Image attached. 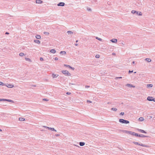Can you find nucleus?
<instances>
[{"mask_svg":"<svg viewBox=\"0 0 155 155\" xmlns=\"http://www.w3.org/2000/svg\"><path fill=\"white\" fill-rule=\"evenodd\" d=\"M133 143L135 144L138 145L139 146H142L143 147H149V146L147 145H145L144 144L142 143H139L138 142H133Z\"/></svg>","mask_w":155,"mask_h":155,"instance_id":"nucleus-1","label":"nucleus"},{"mask_svg":"<svg viewBox=\"0 0 155 155\" xmlns=\"http://www.w3.org/2000/svg\"><path fill=\"white\" fill-rule=\"evenodd\" d=\"M119 121L121 123L127 124L129 123V121L122 119H120Z\"/></svg>","mask_w":155,"mask_h":155,"instance_id":"nucleus-2","label":"nucleus"},{"mask_svg":"<svg viewBox=\"0 0 155 155\" xmlns=\"http://www.w3.org/2000/svg\"><path fill=\"white\" fill-rule=\"evenodd\" d=\"M131 13L133 14L136 13L137 15L140 16L142 15V12H137L134 10H132L131 11Z\"/></svg>","mask_w":155,"mask_h":155,"instance_id":"nucleus-3","label":"nucleus"},{"mask_svg":"<svg viewBox=\"0 0 155 155\" xmlns=\"http://www.w3.org/2000/svg\"><path fill=\"white\" fill-rule=\"evenodd\" d=\"M62 73L66 76H71V74L69 72L66 70L62 71Z\"/></svg>","mask_w":155,"mask_h":155,"instance_id":"nucleus-4","label":"nucleus"},{"mask_svg":"<svg viewBox=\"0 0 155 155\" xmlns=\"http://www.w3.org/2000/svg\"><path fill=\"white\" fill-rule=\"evenodd\" d=\"M43 127L48 128L49 130H51L52 131H54L55 132L57 131V130H55L54 128L46 126H43Z\"/></svg>","mask_w":155,"mask_h":155,"instance_id":"nucleus-5","label":"nucleus"},{"mask_svg":"<svg viewBox=\"0 0 155 155\" xmlns=\"http://www.w3.org/2000/svg\"><path fill=\"white\" fill-rule=\"evenodd\" d=\"M110 41L113 43H116L117 42V40L116 39L113 38L110 40Z\"/></svg>","mask_w":155,"mask_h":155,"instance_id":"nucleus-6","label":"nucleus"},{"mask_svg":"<svg viewBox=\"0 0 155 155\" xmlns=\"http://www.w3.org/2000/svg\"><path fill=\"white\" fill-rule=\"evenodd\" d=\"M120 46L123 47H125V43L123 41H122L121 43H120Z\"/></svg>","mask_w":155,"mask_h":155,"instance_id":"nucleus-7","label":"nucleus"},{"mask_svg":"<svg viewBox=\"0 0 155 155\" xmlns=\"http://www.w3.org/2000/svg\"><path fill=\"white\" fill-rule=\"evenodd\" d=\"M65 4L64 2H60L58 4V6H63Z\"/></svg>","mask_w":155,"mask_h":155,"instance_id":"nucleus-8","label":"nucleus"},{"mask_svg":"<svg viewBox=\"0 0 155 155\" xmlns=\"http://www.w3.org/2000/svg\"><path fill=\"white\" fill-rule=\"evenodd\" d=\"M64 66H65V67H68L72 70H74V68H73V67H71V66L70 65H67V64H64Z\"/></svg>","mask_w":155,"mask_h":155,"instance_id":"nucleus-9","label":"nucleus"},{"mask_svg":"<svg viewBox=\"0 0 155 155\" xmlns=\"http://www.w3.org/2000/svg\"><path fill=\"white\" fill-rule=\"evenodd\" d=\"M141 132V133H145V134H147V132H145L144 130H141V129H138L137 130Z\"/></svg>","mask_w":155,"mask_h":155,"instance_id":"nucleus-10","label":"nucleus"},{"mask_svg":"<svg viewBox=\"0 0 155 155\" xmlns=\"http://www.w3.org/2000/svg\"><path fill=\"white\" fill-rule=\"evenodd\" d=\"M5 86L7 87L10 88H12L14 87L13 85L12 84H8V85H6L5 84Z\"/></svg>","mask_w":155,"mask_h":155,"instance_id":"nucleus-11","label":"nucleus"},{"mask_svg":"<svg viewBox=\"0 0 155 155\" xmlns=\"http://www.w3.org/2000/svg\"><path fill=\"white\" fill-rule=\"evenodd\" d=\"M126 86L128 87H135V86H134L132 84H127L126 85Z\"/></svg>","mask_w":155,"mask_h":155,"instance_id":"nucleus-12","label":"nucleus"},{"mask_svg":"<svg viewBox=\"0 0 155 155\" xmlns=\"http://www.w3.org/2000/svg\"><path fill=\"white\" fill-rule=\"evenodd\" d=\"M36 2L37 4H41L43 3V2L41 0H36Z\"/></svg>","mask_w":155,"mask_h":155,"instance_id":"nucleus-13","label":"nucleus"},{"mask_svg":"<svg viewBox=\"0 0 155 155\" xmlns=\"http://www.w3.org/2000/svg\"><path fill=\"white\" fill-rule=\"evenodd\" d=\"M153 97L149 96L147 97V99L149 101H152V100H153Z\"/></svg>","mask_w":155,"mask_h":155,"instance_id":"nucleus-14","label":"nucleus"},{"mask_svg":"<svg viewBox=\"0 0 155 155\" xmlns=\"http://www.w3.org/2000/svg\"><path fill=\"white\" fill-rule=\"evenodd\" d=\"M34 41L36 43L39 44L40 43V41L38 40H34Z\"/></svg>","mask_w":155,"mask_h":155,"instance_id":"nucleus-15","label":"nucleus"},{"mask_svg":"<svg viewBox=\"0 0 155 155\" xmlns=\"http://www.w3.org/2000/svg\"><path fill=\"white\" fill-rule=\"evenodd\" d=\"M58 74H52V76L53 78H57L58 76Z\"/></svg>","mask_w":155,"mask_h":155,"instance_id":"nucleus-16","label":"nucleus"},{"mask_svg":"<svg viewBox=\"0 0 155 155\" xmlns=\"http://www.w3.org/2000/svg\"><path fill=\"white\" fill-rule=\"evenodd\" d=\"M4 101H8L9 102H14L12 100H9V99H5L4 100Z\"/></svg>","mask_w":155,"mask_h":155,"instance_id":"nucleus-17","label":"nucleus"},{"mask_svg":"<svg viewBox=\"0 0 155 155\" xmlns=\"http://www.w3.org/2000/svg\"><path fill=\"white\" fill-rule=\"evenodd\" d=\"M85 143L83 142H80L79 143V144L81 146H84L85 145Z\"/></svg>","mask_w":155,"mask_h":155,"instance_id":"nucleus-18","label":"nucleus"},{"mask_svg":"<svg viewBox=\"0 0 155 155\" xmlns=\"http://www.w3.org/2000/svg\"><path fill=\"white\" fill-rule=\"evenodd\" d=\"M145 60L147 61L148 62H150L151 61V59L150 58H146L145 59Z\"/></svg>","mask_w":155,"mask_h":155,"instance_id":"nucleus-19","label":"nucleus"},{"mask_svg":"<svg viewBox=\"0 0 155 155\" xmlns=\"http://www.w3.org/2000/svg\"><path fill=\"white\" fill-rule=\"evenodd\" d=\"M19 120L21 121L25 120V119L23 117H20L19 118Z\"/></svg>","mask_w":155,"mask_h":155,"instance_id":"nucleus-20","label":"nucleus"},{"mask_svg":"<svg viewBox=\"0 0 155 155\" xmlns=\"http://www.w3.org/2000/svg\"><path fill=\"white\" fill-rule=\"evenodd\" d=\"M50 52L53 53H54L56 52V51L54 49H51L50 51Z\"/></svg>","mask_w":155,"mask_h":155,"instance_id":"nucleus-21","label":"nucleus"},{"mask_svg":"<svg viewBox=\"0 0 155 155\" xmlns=\"http://www.w3.org/2000/svg\"><path fill=\"white\" fill-rule=\"evenodd\" d=\"M122 131L124 133H126L127 134H128L129 131L126 130H122Z\"/></svg>","mask_w":155,"mask_h":155,"instance_id":"nucleus-22","label":"nucleus"},{"mask_svg":"<svg viewBox=\"0 0 155 155\" xmlns=\"http://www.w3.org/2000/svg\"><path fill=\"white\" fill-rule=\"evenodd\" d=\"M35 37L37 39H40L41 38V36L39 35H36Z\"/></svg>","mask_w":155,"mask_h":155,"instance_id":"nucleus-23","label":"nucleus"},{"mask_svg":"<svg viewBox=\"0 0 155 155\" xmlns=\"http://www.w3.org/2000/svg\"><path fill=\"white\" fill-rule=\"evenodd\" d=\"M153 84H147V86L148 87H153Z\"/></svg>","mask_w":155,"mask_h":155,"instance_id":"nucleus-24","label":"nucleus"},{"mask_svg":"<svg viewBox=\"0 0 155 155\" xmlns=\"http://www.w3.org/2000/svg\"><path fill=\"white\" fill-rule=\"evenodd\" d=\"M111 110H112L114 111H116L117 110V108H114V107H113V108H111Z\"/></svg>","mask_w":155,"mask_h":155,"instance_id":"nucleus-25","label":"nucleus"},{"mask_svg":"<svg viewBox=\"0 0 155 155\" xmlns=\"http://www.w3.org/2000/svg\"><path fill=\"white\" fill-rule=\"evenodd\" d=\"M139 137H146L147 136L143 134H139Z\"/></svg>","mask_w":155,"mask_h":155,"instance_id":"nucleus-26","label":"nucleus"},{"mask_svg":"<svg viewBox=\"0 0 155 155\" xmlns=\"http://www.w3.org/2000/svg\"><path fill=\"white\" fill-rule=\"evenodd\" d=\"M66 52L65 51H61L60 52V54H65Z\"/></svg>","mask_w":155,"mask_h":155,"instance_id":"nucleus-27","label":"nucleus"},{"mask_svg":"<svg viewBox=\"0 0 155 155\" xmlns=\"http://www.w3.org/2000/svg\"><path fill=\"white\" fill-rule=\"evenodd\" d=\"M144 119L143 117H140L139 118V120L140 121H143V120Z\"/></svg>","mask_w":155,"mask_h":155,"instance_id":"nucleus-28","label":"nucleus"},{"mask_svg":"<svg viewBox=\"0 0 155 155\" xmlns=\"http://www.w3.org/2000/svg\"><path fill=\"white\" fill-rule=\"evenodd\" d=\"M25 60L27 61H28L30 62H31V59L29 58H25Z\"/></svg>","mask_w":155,"mask_h":155,"instance_id":"nucleus-29","label":"nucleus"},{"mask_svg":"<svg viewBox=\"0 0 155 155\" xmlns=\"http://www.w3.org/2000/svg\"><path fill=\"white\" fill-rule=\"evenodd\" d=\"M0 85L5 86V84L0 81Z\"/></svg>","mask_w":155,"mask_h":155,"instance_id":"nucleus-30","label":"nucleus"},{"mask_svg":"<svg viewBox=\"0 0 155 155\" xmlns=\"http://www.w3.org/2000/svg\"><path fill=\"white\" fill-rule=\"evenodd\" d=\"M43 33L44 34H45V35H48L49 34V32H44Z\"/></svg>","mask_w":155,"mask_h":155,"instance_id":"nucleus-31","label":"nucleus"},{"mask_svg":"<svg viewBox=\"0 0 155 155\" xmlns=\"http://www.w3.org/2000/svg\"><path fill=\"white\" fill-rule=\"evenodd\" d=\"M67 33L69 34H72L73 33V32L72 31H67Z\"/></svg>","mask_w":155,"mask_h":155,"instance_id":"nucleus-32","label":"nucleus"},{"mask_svg":"<svg viewBox=\"0 0 155 155\" xmlns=\"http://www.w3.org/2000/svg\"><path fill=\"white\" fill-rule=\"evenodd\" d=\"M96 39L99 40V41H102V39L100 38H99L98 37H96V38H95Z\"/></svg>","mask_w":155,"mask_h":155,"instance_id":"nucleus-33","label":"nucleus"},{"mask_svg":"<svg viewBox=\"0 0 155 155\" xmlns=\"http://www.w3.org/2000/svg\"><path fill=\"white\" fill-rule=\"evenodd\" d=\"M19 55L20 56H23L24 55V54L23 53H20L19 54Z\"/></svg>","mask_w":155,"mask_h":155,"instance_id":"nucleus-34","label":"nucleus"},{"mask_svg":"<svg viewBox=\"0 0 155 155\" xmlns=\"http://www.w3.org/2000/svg\"><path fill=\"white\" fill-rule=\"evenodd\" d=\"M95 57L97 58H99L100 57V55L99 54H97L95 56Z\"/></svg>","mask_w":155,"mask_h":155,"instance_id":"nucleus-35","label":"nucleus"},{"mask_svg":"<svg viewBox=\"0 0 155 155\" xmlns=\"http://www.w3.org/2000/svg\"><path fill=\"white\" fill-rule=\"evenodd\" d=\"M136 135V133H135L134 132H132V135L133 136H135Z\"/></svg>","mask_w":155,"mask_h":155,"instance_id":"nucleus-36","label":"nucleus"},{"mask_svg":"<svg viewBox=\"0 0 155 155\" xmlns=\"http://www.w3.org/2000/svg\"><path fill=\"white\" fill-rule=\"evenodd\" d=\"M124 112H121L120 113V115H124Z\"/></svg>","mask_w":155,"mask_h":155,"instance_id":"nucleus-37","label":"nucleus"},{"mask_svg":"<svg viewBox=\"0 0 155 155\" xmlns=\"http://www.w3.org/2000/svg\"><path fill=\"white\" fill-rule=\"evenodd\" d=\"M132 132H132V131H129L128 134L132 135Z\"/></svg>","mask_w":155,"mask_h":155,"instance_id":"nucleus-38","label":"nucleus"},{"mask_svg":"<svg viewBox=\"0 0 155 155\" xmlns=\"http://www.w3.org/2000/svg\"><path fill=\"white\" fill-rule=\"evenodd\" d=\"M133 72V70L132 71L129 70L128 72L129 73H130Z\"/></svg>","mask_w":155,"mask_h":155,"instance_id":"nucleus-39","label":"nucleus"},{"mask_svg":"<svg viewBox=\"0 0 155 155\" xmlns=\"http://www.w3.org/2000/svg\"><path fill=\"white\" fill-rule=\"evenodd\" d=\"M43 100L45 101H48V100L47 99L44 98L43 99Z\"/></svg>","mask_w":155,"mask_h":155,"instance_id":"nucleus-40","label":"nucleus"},{"mask_svg":"<svg viewBox=\"0 0 155 155\" xmlns=\"http://www.w3.org/2000/svg\"><path fill=\"white\" fill-rule=\"evenodd\" d=\"M87 10L89 11H91V9L90 8H87Z\"/></svg>","mask_w":155,"mask_h":155,"instance_id":"nucleus-41","label":"nucleus"},{"mask_svg":"<svg viewBox=\"0 0 155 155\" xmlns=\"http://www.w3.org/2000/svg\"><path fill=\"white\" fill-rule=\"evenodd\" d=\"M40 60L41 61H43V58L41 57L40 58Z\"/></svg>","mask_w":155,"mask_h":155,"instance_id":"nucleus-42","label":"nucleus"},{"mask_svg":"<svg viewBox=\"0 0 155 155\" xmlns=\"http://www.w3.org/2000/svg\"><path fill=\"white\" fill-rule=\"evenodd\" d=\"M4 100H5L4 99H0V101H4Z\"/></svg>","mask_w":155,"mask_h":155,"instance_id":"nucleus-43","label":"nucleus"},{"mask_svg":"<svg viewBox=\"0 0 155 155\" xmlns=\"http://www.w3.org/2000/svg\"><path fill=\"white\" fill-rule=\"evenodd\" d=\"M87 102L91 103L92 102L90 100H88L87 101Z\"/></svg>","mask_w":155,"mask_h":155,"instance_id":"nucleus-44","label":"nucleus"},{"mask_svg":"<svg viewBox=\"0 0 155 155\" xmlns=\"http://www.w3.org/2000/svg\"><path fill=\"white\" fill-rule=\"evenodd\" d=\"M85 87L86 88H88L90 87V86L88 85H86Z\"/></svg>","mask_w":155,"mask_h":155,"instance_id":"nucleus-45","label":"nucleus"},{"mask_svg":"<svg viewBox=\"0 0 155 155\" xmlns=\"http://www.w3.org/2000/svg\"><path fill=\"white\" fill-rule=\"evenodd\" d=\"M66 94H71V93H70V92H67V93H66Z\"/></svg>","mask_w":155,"mask_h":155,"instance_id":"nucleus-46","label":"nucleus"},{"mask_svg":"<svg viewBox=\"0 0 155 155\" xmlns=\"http://www.w3.org/2000/svg\"><path fill=\"white\" fill-rule=\"evenodd\" d=\"M122 78V77H120L116 78H115L116 79H117V78Z\"/></svg>","mask_w":155,"mask_h":155,"instance_id":"nucleus-47","label":"nucleus"},{"mask_svg":"<svg viewBox=\"0 0 155 155\" xmlns=\"http://www.w3.org/2000/svg\"><path fill=\"white\" fill-rule=\"evenodd\" d=\"M139 135L138 134L136 133V135H135V136L139 137Z\"/></svg>","mask_w":155,"mask_h":155,"instance_id":"nucleus-48","label":"nucleus"},{"mask_svg":"<svg viewBox=\"0 0 155 155\" xmlns=\"http://www.w3.org/2000/svg\"><path fill=\"white\" fill-rule=\"evenodd\" d=\"M54 59L55 60H57L58 59V58L57 57H56Z\"/></svg>","mask_w":155,"mask_h":155,"instance_id":"nucleus-49","label":"nucleus"},{"mask_svg":"<svg viewBox=\"0 0 155 155\" xmlns=\"http://www.w3.org/2000/svg\"><path fill=\"white\" fill-rule=\"evenodd\" d=\"M5 34H6V35H8L9 34V33L7 32H6V33H5Z\"/></svg>","mask_w":155,"mask_h":155,"instance_id":"nucleus-50","label":"nucleus"},{"mask_svg":"<svg viewBox=\"0 0 155 155\" xmlns=\"http://www.w3.org/2000/svg\"><path fill=\"white\" fill-rule=\"evenodd\" d=\"M60 135V134H56L55 135V136H56V137H58V136Z\"/></svg>","mask_w":155,"mask_h":155,"instance_id":"nucleus-51","label":"nucleus"},{"mask_svg":"<svg viewBox=\"0 0 155 155\" xmlns=\"http://www.w3.org/2000/svg\"><path fill=\"white\" fill-rule=\"evenodd\" d=\"M153 100H152V101H153L155 102V99H153Z\"/></svg>","mask_w":155,"mask_h":155,"instance_id":"nucleus-52","label":"nucleus"},{"mask_svg":"<svg viewBox=\"0 0 155 155\" xmlns=\"http://www.w3.org/2000/svg\"><path fill=\"white\" fill-rule=\"evenodd\" d=\"M112 54L113 55H115V53H112Z\"/></svg>","mask_w":155,"mask_h":155,"instance_id":"nucleus-53","label":"nucleus"},{"mask_svg":"<svg viewBox=\"0 0 155 155\" xmlns=\"http://www.w3.org/2000/svg\"><path fill=\"white\" fill-rule=\"evenodd\" d=\"M74 146L79 147V146L78 145H74Z\"/></svg>","mask_w":155,"mask_h":155,"instance_id":"nucleus-54","label":"nucleus"},{"mask_svg":"<svg viewBox=\"0 0 155 155\" xmlns=\"http://www.w3.org/2000/svg\"><path fill=\"white\" fill-rule=\"evenodd\" d=\"M71 84L73 85V84H74L70 83V84H69V85H70H70H71Z\"/></svg>","mask_w":155,"mask_h":155,"instance_id":"nucleus-55","label":"nucleus"},{"mask_svg":"<svg viewBox=\"0 0 155 155\" xmlns=\"http://www.w3.org/2000/svg\"><path fill=\"white\" fill-rule=\"evenodd\" d=\"M132 63L134 64L135 63V61H133V62H132Z\"/></svg>","mask_w":155,"mask_h":155,"instance_id":"nucleus-56","label":"nucleus"},{"mask_svg":"<svg viewBox=\"0 0 155 155\" xmlns=\"http://www.w3.org/2000/svg\"><path fill=\"white\" fill-rule=\"evenodd\" d=\"M75 45H76V46H77V45H78V44H75Z\"/></svg>","mask_w":155,"mask_h":155,"instance_id":"nucleus-57","label":"nucleus"},{"mask_svg":"<svg viewBox=\"0 0 155 155\" xmlns=\"http://www.w3.org/2000/svg\"><path fill=\"white\" fill-rule=\"evenodd\" d=\"M2 131V130L1 129H0V131Z\"/></svg>","mask_w":155,"mask_h":155,"instance_id":"nucleus-58","label":"nucleus"},{"mask_svg":"<svg viewBox=\"0 0 155 155\" xmlns=\"http://www.w3.org/2000/svg\"><path fill=\"white\" fill-rule=\"evenodd\" d=\"M78 40H76V42H78Z\"/></svg>","mask_w":155,"mask_h":155,"instance_id":"nucleus-59","label":"nucleus"},{"mask_svg":"<svg viewBox=\"0 0 155 155\" xmlns=\"http://www.w3.org/2000/svg\"><path fill=\"white\" fill-rule=\"evenodd\" d=\"M107 104H110V102H108Z\"/></svg>","mask_w":155,"mask_h":155,"instance_id":"nucleus-60","label":"nucleus"},{"mask_svg":"<svg viewBox=\"0 0 155 155\" xmlns=\"http://www.w3.org/2000/svg\"><path fill=\"white\" fill-rule=\"evenodd\" d=\"M150 118H152V116H150Z\"/></svg>","mask_w":155,"mask_h":155,"instance_id":"nucleus-61","label":"nucleus"},{"mask_svg":"<svg viewBox=\"0 0 155 155\" xmlns=\"http://www.w3.org/2000/svg\"><path fill=\"white\" fill-rule=\"evenodd\" d=\"M136 73V72H134V73Z\"/></svg>","mask_w":155,"mask_h":155,"instance_id":"nucleus-62","label":"nucleus"}]
</instances>
